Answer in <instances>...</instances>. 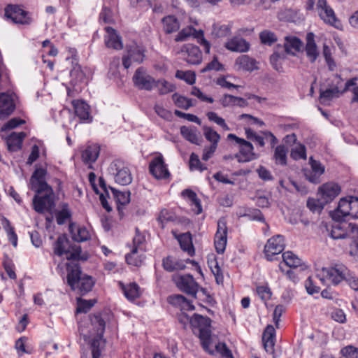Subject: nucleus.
Wrapping results in <instances>:
<instances>
[{"mask_svg":"<svg viewBox=\"0 0 358 358\" xmlns=\"http://www.w3.org/2000/svg\"><path fill=\"white\" fill-rule=\"evenodd\" d=\"M352 196L341 198L337 204V239L350 238L351 256L358 255V224L343 217H349Z\"/></svg>","mask_w":358,"mask_h":358,"instance_id":"f257e3e1","label":"nucleus"},{"mask_svg":"<svg viewBox=\"0 0 358 358\" xmlns=\"http://www.w3.org/2000/svg\"><path fill=\"white\" fill-rule=\"evenodd\" d=\"M66 270L67 284L73 291L78 290L79 294L85 295L92 290L95 281L92 277L83 273L78 264H67Z\"/></svg>","mask_w":358,"mask_h":358,"instance_id":"f03ea898","label":"nucleus"},{"mask_svg":"<svg viewBox=\"0 0 358 358\" xmlns=\"http://www.w3.org/2000/svg\"><path fill=\"white\" fill-rule=\"evenodd\" d=\"M191 327L198 329L199 337L203 349L210 355H214L215 351L210 349L211 344V320L199 314H194L191 320Z\"/></svg>","mask_w":358,"mask_h":358,"instance_id":"7ed1b4c3","label":"nucleus"},{"mask_svg":"<svg viewBox=\"0 0 358 358\" xmlns=\"http://www.w3.org/2000/svg\"><path fill=\"white\" fill-rule=\"evenodd\" d=\"M54 254L57 256L66 255L69 260H86L87 257L81 256V247L77 244H69V241L66 234L60 235L53 245Z\"/></svg>","mask_w":358,"mask_h":358,"instance_id":"20e7f679","label":"nucleus"},{"mask_svg":"<svg viewBox=\"0 0 358 358\" xmlns=\"http://www.w3.org/2000/svg\"><path fill=\"white\" fill-rule=\"evenodd\" d=\"M32 203L34 209L38 213H43L45 211L51 212L55 206V193L52 188L45 189L42 194L36 193Z\"/></svg>","mask_w":358,"mask_h":358,"instance_id":"39448f33","label":"nucleus"},{"mask_svg":"<svg viewBox=\"0 0 358 358\" xmlns=\"http://www.w3.org/2000/svg\"><path fill=\"white\" fill-rule=\"evenodd\" d=\"M110 175L113 176L116 183L127 185L132 182V176L129 169L123 161L114 160L108 169Z\"/></svg>","mask_w":358,"mask_h":358,"instance_id":"423d86ee","label":"nucleus"},{"mask_svg":"<svg viewBox=\"0 0 358 358\" xmlns=\"http://www.w3.org/2000/svg\"><path fill=\"white\" fill-rule=\"evenodd\" d=\"M4 16L13 23L29 25L32 22L30 13L18 5L8 4L4 9Z\"/></svg>","mask_w":358,"mask_h":358,"instance_id":"0eeeda50","label":"nucleus"},{"mask_svg":"<svg viewBox=\"0 0 358 358\" xmlns=\"http://www.w3.org/2000/svg\"><path fill=\"white\" fill-rule=\"evenodd\" d=\"M132 81L134 85L140 90L151 91L156 85V80L143 66L135 71Z\"/></svg>","mask_w":358,"mask_h":358,"instance_id":"6e6552de","label":"nucleus"},{"mask_svg":"<svg viewBox=\"0 0 358 358\" xmlns=\"http://www.w3.org/2000/svg\"><path fill=\"white\" fill-rule=\"evenodd\" d=\"M91 323L96 331V336L92 339L90 343L91 350H102L105 340L103 338L105 332L106 322L100 314L91 316Z\"/></svg>","mask_w":358,"mask_h":358,"instance_id":"1a4fd4ad","label":"nucleus"},{"mask_svg":"<svg viewBox=\"0 0 358 358\" xmlns=\"http://www.w3.org/2000/svg\"><path fill=\"white\" fill-rule=\"evenodd\" d=\"M227 138L229 140H234L241 145L240 153L241 156L238 154L235 155V157L238 159L239 162H247L257 158V155L253 152L254 147L250 142L239 138L234 134H228Z\"/></svg>","mask_w":358,"mask_h":358,"instance_id":"9d476101","label":"nucleus"},{"mask_svg":"<svg viewBox=\"0 0 358 358\" xmlns=\"http://www.w3.org/2000/svg\"><path fill=\"white\" fill-rule=\"evenodd\" d=\"M284 237L281 235H276L269 238L264 246V255L268 261L277 259L276 256L279 255L285 249Z\"/></svg>","mask_w":358,"mask_h":358,"instance_id":"9b49d317","label":"nucleus"},{"mask_svg":"<svg viewBox=\"0 0 358 358\" xmlns=\"http://www.w3.org/2000/svg\"><path fill=\"white\" fill-rule=\"evenodd\" d=\"M15 95L13 93H0V120L8 118L16 108Z\"/></svg>","mask_w":358,"mask_h":358,"instance_id":"f8f14e48","label":"nucleus"},{"mask_svg":"<svg viewBox=\"0 0 358 358\" xmlns=\"http://www.w3.org/2000/svg\"><path fill=\"white\" fill-rule=\"evenodd\" d=\"M145 242V236L141 234L138 228H136V235L133 238V248L129 254L126 255L125 259L129 264L139 266L141 259L136 257L138 249H141V245Z\"/></svg>","mask_w":358,"mask_h":358,"instance_id":"ddd939ff","label":"nucleus"},{"mask_svg":"<svg viewBox=\"0 0 358 358\" xmlns=\"http://www.w3.org/2000/svg\"><path fill=\"white\" fill-rule=\"evenodd\" d=\"M46 174L47 171L43 168H37L34 171L30 179V183L31 189L36 193L42 194L43 191L45 190V189L51 187L45 180Z\"/></svg>","mask_w":358,"mask_h":358,"instance_id":"4468645a","label":"nucleus"},{"mask_svg":"<svg viewBox=\"0 0 358 358\" xmlns=\"http://www.w3.org/2000/svg\"><path fill=\"white\" fill-rule=\"evenodd\" d=\"M150 173L157 179H165L170 176L162 155L155 157L149 165Z\"/></svg>","mask_w":358,"mask_h":358,"instance_id":"2eb2a0df","label":"nucleus"},{"mask_svg":"<svg viewBox=\"0 0 358 358\" xmlns=\"http://www.w3.org/2000/svg\"><path fill=\"white\" fill-rule=\"evenodd\" d=\"M310 169L304 170V176L306 180L313 184H319L321 176L324 173V166L318 161L310 158Z\"/></svg>","mask_w":358,"mask_h":358,"instance_id":"dca6fc26","label":"nucleus"},{"mask_svg":"<svg viewBox=\"0 0 358 358\" xmlns=\"http://www.w3.org/2000/svg\"><path fill=\"white\" fill-rule=\"evenodd\" d=\"M345 281L352 289L358 290V279L345 265L337 264V285Z\"/></svg>","mask_w":358,"mask_h":358,"instance_id":"f3484780","label":"nucleus"},{"mask_svg":"<svg viewBox=\"0 0 358 358\" xmlns=\"http://www.w3.org/2000/svg\"><path fill=\"white\" fill-rule=\"evenodd\" d=\"M176 284L181 291L196 298L199 285L192 275H181Z\"/></svg>","mask_w":358,"mask_h":358,"instance_id":"a211bd4d","label":"nucleus"},{"mask_svg":"<svg viewBox=\"0 0 358 358\" xmlns=\"http://www.w3.org/2000/svg\"><path fill=\"white\" fill-rule=\"evenodd\" d=\"M145 57L143 50L142 48L134 45L127 49V55L122 57V64L125 69H129L131 65V62L141 63Z\"/></svg>","mask_w":358,"mask_h":358,"instance_id":"6ab92c4d","label":"nucleus"},{"mask_svg":"<svg viewBox=\"0 0 358 358\" xmlns=\"http://www.w3.org/2000/svg\"><path fill=\"white\" fill-rule=\"evenodd\" d=\"M181 52L189 64H199L201 62L202 54L198 46L187 43L182 46Z\"/></svg>","mask_w":358,"mask_h":358,"instance_id":"aec40b11","label":"nucleus"},{"mask_svg":"<svg viewBox=\"0 0 358 358\" xmlns=\"http://www.w3.org/2000/svg\"><path fill=\"white\" fill-rule=\"evenodd\" d=\"M317 10L320 18L327 24L335 27L336 15L334 10L327 5L326 0H318Z\"/></svg>","mask_w":358,"mask_h":358,"instance_id":"412c9836","label":"nucleus"},{"mask_svg":"<svg viewBox=\"0 0 358 358\" xmlns=\"http://www.w3.org/2000/svg\"><path fill=\"white\" fill-rule=\"evenodd\" d=\"M27 134L24 131L21 132H11L7 137L2 138L5 139L7 149L9 152H17L21 150L22 143Z\"/></svg>","mask_w":358,"mask_h":358,"instance_id":"4be33fe9","label":"nucleus"},{"mask_svg":"<svg viewBox=\"0 0 358 358\" xmlns=\"http://www.w3.org/2000/svg\"><path fill=\"white\" fill-rule=\"evenodd\" d=\"M318 195L327 205L336 198V183L329 182L320 186L317 192Z\"/></svg>","mask_w":358,"mask_h":358,"instance_id":"5701e85b","label":"nucleus"},{"mask_svg":"<svg viewBox=\"0 0 358 358\" xmlns=\"http://www.w3.org/2000/svg\"><path fill=\"white\" fill-rule=\"evenodd\" d=\"M224 47L231 52H245L250 49V43L241 37L234 36L225 43Z\"/></svg>","mask_w":358,"mask_h":358,"instance_id":"b1692460","label":"nucleus"},{"mask_svg":"<svg viewBox=\"0 0 358 358\" xmlns=\"http://www.w3.org/2000/svg\"><path fill=\"white\" fill-rule=\"evenodd\" d=\"M180 134L185 140L193 144L199 145L202 141L199 131L194 126H182L180 127Z\"/></svg>","mask_w":358,"mask_h":358,"instance_id":"393cba45","label":"nucleus"},{"mask_svg":"<svg viewBox=\"0 0 358 358\" xmlns=\"http://www.w3.org/2000/svg\"><path fill=\"white\" fill-rule=\"evenodd\" d=\"M69 231L73 241L76 242L86 241L90 238V233L85 227H78L73 222L69 224Z\"/></svg>","mask_w":358,"mask_h":358,"instance_id":"a878e982","label":"nucleus"},{"mask_svg":"<svg viewBox=\"0 0 358 358\" xmlns=\"http://www.w3.org/2000/svg\"><path fill=\"white\" fill-rule=\"evenodd\" d=\"M108 36L105 38V43L108 48L115 50H121L123 48L121 38L117 34L116 31L112 27H106Z\"/></svg>","mask_w":358,"mask_h":358,"instance_id":"bb28decb","label":"nucleus"},{"mask_svg":"<svg viewBox=\"0 0 358 358\" xmlns=\"http://www.w3.org/2000/svg\"><path fill=\"white\" fill-rule=\"evenodd\" d=\"M76 115L81 120L91 122L92 117L90 115V106L83 101L76 100L73 101Z\"/></svg>","mask_w":358,"mask_h":358,"instance_id":"cd10ccee","label":"nucleus"},{"mask_svg":"<svg viewBox=\"0 0 358 358\" xmlns=\"http://www.w3.org/2000/svg\"><path fill=\"white\" fill-rule=\"evenodd\" d=\"M235 64L238 66L239 69H243L246 71H252L258 69L256 60L246 55H243L237 57Z\"/></svg>","mask_w":358,"mask_h":358,"instance_id":"c85d7f7f","label":"nucleus"},{"mask_svg":"<svg viewBox=\"0 0 358 358\" xmlns=\"http://www.w3.org/2000/svg\"><path fill=\"white\" fill-rule=\"evenodd\" d=\"M314 38L315 35L312 32L308 33L306 35V52L307 57L312 63L316 60L319 55Z\"/></svg>","mask_w":358,"mask_h":358,"instance_id":"c756f323","label":"nucleus"},{"mask_svg":"<svg viewBox=\"0 0 358 358\" xmlns=\"http://www.w3.org/2000/svg\"><path fill=\"white\" fill-rule=\"evenodd\" d=\"M100 148L96 145H90L82 152V159L85 164L94 162L99 155Z\"/></svg>","mask_w":358,"mask_h":358,"instance_id":"7c9ffc66","label":"nucleus"},{"mask_svg":"<svg viewBox=\"0 0 358 358\" xmlns=\"http://www.w3.org/2000/svg\"><path fill=\"white\" fill-rule=\"evenodd\" d=\"M177 239L183 251L187 252L190 256H193L194 255V248L192 244L190 233L187 232L181 234L177 237Z\"/></svg>","mask_w":358,"mask_h":358,"instance_id":"2f4dec72","label":"nucleus"},{"mask_svg":"<svg viewBox=\"0 0 358 358\" xmlns=\"http://www.w3.org/2000/svg\"><path fill=\"white\" fill-rule=\"evenodd\" d=\"M164 31L167 34H171L177 31L180 29V22L174 15H167L162 19Z\"/></svg>","mask_w":358,"mask_h":358,"instance_id":"473e14b6","label":"nucleus"},{"mask_svg":"<svg viewBox=\"0 0 358 358\" xmlns=\"http://www.w3.org/2000/svg\"><path fill=\"white\" fill-rule=\"evenodd\" d=\"M287 152L288 148L284 145L275 147L273 158L277 165L283 166L287 165Z\"/></svg>","mask_w":358,"mask_h":358,"instance_id":"72a5a7b5","label":"nucleus"},{"mask_svg":"<svg viewBox=\"0 0 358 358\" xmlns=\"http://www.w3.org/2000/svg\"><path fill=\"white\" fill-rule=\"evenodd\" d=\"M120 285L124 292V296L129 300L133 301L139 297V287L136 283L133 282L125 286L122 282H120Z\"/></svg>","mask_w":358,"mask_h":358,"instance_id":"f704fd0d","label":"nucleus"},{"mask_svg":"<svg viewBox=\"0 0 358 358\" xmlns=\"http://www.w3.org/2000/svg\"><path fill=\"white\" fill-rule=\"evenodd\" d=\"M71 78V83L73 85H78L79 83H86L87 78L85 73L83 71L81 66L76 64L70 72Z\"/></svg>","mask_w":358,"mask_h":358,"instance_id":"c9c22d12","label":"nucleus"},{"mask_svg":"<svg viewBox=\"0 0 358 358\" xmlns=\"http://www.w3.org/2000/svg\"><path fill=\"white\" fill-rule=\"evenodd\" d=\"M320 280L323 282H331L336 285V267H323L320 273L318 275Z\"/></svg>","mask_w":358,"mask_h":358,"instance_id":"e433bc0d","label":"nucleus"},{"mask_svg":"<svg viewBox=\"0 0 358 358\" xmlns=\"http://www.w3.org/2000/svg\"><path fill=\"white\" fill-rule=\"evenodd\" d=\"M302 47V42L299 38L295 36L285 37V43L284 44L285 52L290 54L292 50L299 52Z\"/></svg>","mask_w":358,"mask_h":358,"instance_id":"4c0bfd02","label":"nucleus"},{"mask_svg":"<svg viewBox=\"0 0 358 358\" xmlns=\"http://www.w3.org/2000/svg\"><path fill=\"white\" fill-rule=\"evenodd\" d=\"M240 217H247L250 220L265 222V218L260 210L257 208H245L243 213H240Z\"/></svg>","mask_w":358,"mask_h":358,"instance_id":"58836bf2","label":"nucleus"},{"mask_svg":"<svg viewBox=\"0 0 358 358\" xmlns=\"http://www.w3.org/2000/svg\"><path fill=\"white\" fill-rule=\"evenodd\" d=\"M109 188L111 190L117 205L125 206L129 203L131 195V192L129 191L121 192L110 186H109Z\"/></svg>","mask_w":358,"mask_h":358,"instance_id":"ea45409f","label":"nucleus"},{"mask_svg":"<svg viewBox=\"0 0 358 358\" xmlns=\"http://www.w3.org/2000/svg\"><path fill=\"white\" fill-rule=\"evenodd\" d=\"M203 131L206 140L211 143L210 145L217 147L218 143L221 138L220 135L214 129H213V128L208 126L203 127Z\"/></svg>","mask_w":358,"mask_h":358,"instance_id":"a19ab883","label":"nucleus"},{"mask_svg":"<svg viewBox=\"0 0 358 358\" xmlns=\"http://www.w3.org/2000/svg\"><path fill=\"white\" fill-rule=\"evenodd\" d=\"M2 225L5 231L7 232L9 241L14 247H16L17 244V236L15 232L14 228L11 226L10 221L3 217L2 219Z\"/></svg>","mask_w":358,"mask_h":358,"instance_id":"79ce46f5","label":"nucleus"},{"mask_svg":"<svg viewBox=\"0 0 358 358\" xmlns=\"http://www.w3.org/2000/svg\"><path fill=\"white\" fill-rule=\"evenodd\" d=\"M282 257L285 264L290 268H296L301 264V260L291 251L284 252Z\"/></svg>","mask_w":358,"mask_h":358,"instance_id":"37998d69","label":"nucleus"},{"mask_svg":"<svg viewBox=\"0 0 358 358\" xmlns=\"http://www.w3.org/2000/svg\"><path fill=\"white\" fill-rule=\"evenodd\" d=\"M155 87L158 88L159 93L161 95L172 92L176 89L174 85L169 83L164 79H159L156 80V85H155Z\"/></svg>","mask_w":358,"mask_h":358,"instance_id":"c03bdc74","label":"nucleus"},{"mask_svg":"<svg viewBox=\"0 0 358 358\" xmlns=\"http://www.w3.org/2000/svg\"><path fill=\"white\" fill-rule=\"evenodd\" d=\"M326 204L320 199L309 198L307 200V207L313 213H321Z\"/></svg>","mask_w":358,"mask_h":358,"instance_id":"a18cd8bd","label":"nucleus"},{"mask_svg":"<svg viewBox=\"0 0 358 358\" xmlns=\"http://www.w3.org/2000/svg\"><path fill=\"white\" fill-rule=\"evenodd\" d=\"M259 38L262 43L271 46L277 41L275 34L268 30H264L259 33Z\"/></svg>","mask_w":358,"mask_h":358,"instance_id":"49530a36","label":"nucleus"},{"mask_svg":"<svg viewBox=\"0 0 358 358\" xmlns=\"http://www.w3.org/2000/svg\"><path fill=\"white\" fill-rule=\"evenodd\" d=\"M196 32L197 30L193 27H187L179 31L178 35L176 36L175 41L177 42L186 41L191 36L194 37Z\"/></svg>","mask_w":358,"mask_h":358,"instance_id":"de8ad7c7","label":"nucleus"},{"mask_svg":"<svg viewBox=\"0 0 358 358\" xmlns=\"http://www.w3.org/2000/svg\"><path fill=\"white\" fill-rule=\"evenodd\" d=\"M176 77L185 80L189 85H193L196 81L195 73L190 71H183L178 70L176 73Z\"/></svg>","mask_w":358,"mask_h":358,"instance_id":"09e8293b","label":"nucleus"},{"mask_svg":"<svg viewBox=\"0 0 358 358\" xmlns=\"http://www.w3.org/2000/svg\"><path fill=\"white\" fill-rule=\"evenodd\" d=\"M189 169L191 171L193 170H199L201 172L203 171L204 170L207 169V167L206 165L203 164L199 158V156L192 152L189 157Z\"/></svg>","mask_w":358,"mask_h":358,"instance_id":"8fccbe9b","label":"nucleus"},{"mask_svg":"<svg viewBox=\"0 0 358 358\" xmlns=\"http://www.w3.org/2000/svg\"><path fill=\"white\" fill-rule=\"evenodd\" d=\"M71 217V213L68 208V204L63 205L62 209L56 215L57 222L59 225L64 224L68 219Z\"/></svg>","mask_w":358,"mask_h":358,"instance_id":"3c124183","label":"nucleus"},{"mask_svg":"<svg viewBox=\"0 0 358 358\" xmlns=\"http://www.w3.org/2000/svg\"><path fill=\"white\" fill-rule=\"evenodd\" d=\"M172 99L176 106L184 110H188L191 107L190 103L188 101V98L179 95L175 93L172 95Z\"/></svg>","mask_w":358,"mask_h":358,"instance_id":"603ef678","label":"nucleus"},{"mask_svg":"<svg viewBox=\"0 0 358 358\" xmlns=\"http://www.w3.org/2000/svg\"><path fill=\"white\" fill-rule=\"evenodd\" d=\"M231 27L227 24H214L213 34L217 38L225 37L230 34Z\"/></svg>","mask_w":358,"mask_h":358,"instance_id":"864d4df0","label":"nucleus"},{"mask_svg":"<svg viewBox=\"0 0 358 358\" xmlns=\"http://www.w3.org/2000/svg\"><path fill=\"white\" fill-rule=\"evenodd\" d=\"M290 156L294 160L306 159V147L302 144L297 145L295 148L292 149Z\"/></svg>","mask_w":358,"mask_h":358,"instance_id":"5fc2aeb1","label":"nucleus"},{"mask_svg":"<svg viewBox=\"0 0 358 358\" xmlns=\"http://www.w3.org/2000/svg\"><path fill=\"white\" fill-rule=\"evenodd\" d=\"M285 59V54L275 52L270 57V62L274 69L281 71L282 69L280 60Z\"/></svg>","mask_w":358,"mask_h":358,"instance_id":"6e6d98bb","label":"nucleus"},{"mask_svg":"<svg viewBox=\"0 0 358 358\" xmlns=\"http://www.w3.org/2000/svg\"><path fill=\"white\" fill-rule=\"evenodd\" d=\"M336 96V88H329L320 91V101L322 104H328L329 101Z\"/></svg>","mask_w":358,"mask_h":358,"instance_id":"4d7b16f0","label":"nucleus"},{"mask_svg":"<svg viewBox=\"0 0 358 358\" xmlns=\"http://www.w3.org/2000/svg\"><path fill=\"white\" fill-rule=\"evenodd\" d=\"M25 123V121L19 118V117H13L8 120L6 123L3 124V126L1 129V131H5L7 130H10L17 127L18 126L23 124Z\"/></svg>","mask_w":358,"mask_h":358,"instance_id":"13d9d810","label":"nucleus"},{"mask_svg":"<svg viewBox=\"0 0 358 358\" xmlns=\"http://www.w3.org/2000/svg\"><path fill=\"white\" fill-rule=\"evenodd\" d=\"M214 244L216 252L219 254H222L225 250L227 245V236H222L221 235L215 236Z\"/></svg>","mask_w":358,"mask_h":358,"instance_id":"bf43d9fd","label":"nucleus"},{"mask_svg":"<svg viewBox=\"0 0 358 358\" xmlns=\"http://www.w3.org/2000/svg\"><path fill=\"white\" fill-rule=\"evenodd\" d=\"M206 115L210 121H213V122H215L217 124L220 126L224 130H229V127L226 124L225 120L223 118L219 117L216 113L208 112Z\"/></svg>","mask_w":358,"mask_h":358,"instance_id":"052dcab7","label":"nucleus"},{"mask_svg":"<svg viewBox=\"0 0 358 358\" xmlns=\"http://www.w3.org/2000/svg\"><path fill=\"white\" fill-rule=\"evenodd\" d=\"M186 298L181 294H174L169 296L168 302L175 306H179L180 308H185L184 303Z\"/></svg>","mask_w":358,"mask_h":358,"instance_id":"680f3d73","label":"nucleus"},{"mask_svg":"<svg viewBox=\"0 0 358 358\" xmlns=\"http://www.w3.org/2000/svg\"><path fill=\"white\" fill-rule=\"evenodd\" d=\"M215 351L223 358H234L231 350L224 343H218L215 345Z\"/></svg>","mask_w":358,"mask_h":358,"instance_id":"e2e57ef3","label":"nucleus"},{"mask_svg":"<svg viewBox=\"0 0 358 358\" xmlns=\"http://www.w3.org/2000/svg\"><path fill=\"white\" fill-rule=\"evenodd\" d=\"M210 264V269L215 277L216 282L218 284L220 282H222L223 280V275L221 268L218 265L217 262L216 261V259H215L214 261H212Z\"/></svg>","mask_w":358,"mask_h":358,"instance_id":"0e129e2a","label":"nucleus"},{"mask_svg":"<svg viewBox=\"0 0 358 358\" xmlns=\"http://www.w3.org/2000/svg\"><path fill=\"white\" fill-rule=\"evenodd\" d=\"M195 38L197 39L198 43L203 47V50L206 53L210 52V43L204 38L203 31L199 30L194 35Z\"/></svg>","mask_w":358,"mask_h":358,"instance_id":"69168bd1","label":"nucleus"},{"mask_svg":"<svg viewBox=\"0 0 358 358\" xmlns=\"http://www.w3.org/2000/svg\"><path fill=\"white\" fill-rule=\"evenodd\" d=\"M94 303L92 300H85L79 299L78 300V313H87L94 306Z\"/></svg>","mask_w":358,"mask_h":358,"instance_id":"338daca9","label":"nucleus"},{"mask_svg":"<svg viewBox=\"0 0 358 358\" xmlns=\"http://www.w3.org/2000/svg\"><path fill=\"white\" fill-rule=\"evenodd\" d=\"M341 354L345 358H358V349L352 345H348L341 350Z\"/></svg>","mask_w":358,"mask_h":358,"instance_id":"774afa93","label":"nucleus"}]
</instances>
